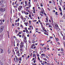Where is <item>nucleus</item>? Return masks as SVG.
Here are the masks:
<instances>
[{"instance_id": "b1692460", "label": "nucleus", "mask_w": 65, "mask_h": 65, "mask_svg": "<svg viewBox=\"0 0 65 65\" xmlns=\"http://www.w3.org/2000/svg\"><path fill=\"white\" fill-rule=\"evenodd\" d=\"M61 52H63V51H64V49H63V48H61Z\"/></svg>"}, {"instance_id": "a878e982", "label": "nucleus", "mask_w": 65, "mask_h": 65, "mask_svg": "<svg viewBox=\"0 0 65 65\" xmlns=\"http://www.w3.org/2000/svg\"><path fill=\"white\" fill-rule=\"evenodd\" d=\"M46 26H48V25H49V23H46Z\"/></svg>"}, {"instance_id": "ddd939ff", "label": "nucleus", "mask_w": 65, "mask_h": 65, "mask_svg": "<svg viewBox=\"0 0 65 65\" xmlns=\"http://www.w3.org/2000/svg\"><path fill=\"white\" fill-rule=\"evenodd\" d=\"M15 58H16V62H18V58L16 56Z\"/></svg>"}, {"instance_id": "6ab92c4d", "label": "nucleus", "mask_w": 65, "mask_h": 65, "mask_svg": "<svg viewBox=\"0 0 65 65\" xmlns=\"http://www.w3.org/2000/svg\"><path fill=\"white\" fill-rule=\"evenodd\" d=\"M20 18L21 19V20H24V19L23 18V17L22 16H21V17H20Z\"/></svg>"}, {"instance_id": "20e7f679", "label": "nucleus", "mask_w": 65, "mask_h": 65, "mask_svg": "<svg viewBox=\"0 0 65 65\" xmlns=\"http://www.w3.org/2000/svg\"><path fill=\"white\" fill-rule=\"evenodd\" d=\"M4 29V27L3 26H2L1 28H0V33H1L3 30Z\"/></svg>"}, {"instance_id": "7c9ffc66", "label": "nucleus", "mask_w": 65, "mask_h": 65, "mask_svg": "<svg viewBox=\"0 0 65 65\" xmlns=\"http://www.w3.org/2000/svg\"><path fill=\"white\" fill-rule=\"evenodd\" d=\"M17 56L18 57H20V54L19 53V54H18Z\"/></svg>"}, {"instance_id": "cd10ccee", "label": "nucleus", "mask_w": 65, "mask_h": 65, "mask_svg": "<svg viewBox=\"0 0 65 65\" xmlns=\"http://www.w3.org/2000/svg\"><path fill=\"white\" fill-rule=\"evenodd\" d=\"M59 9L61 11H62V10H61V7H60L59 8Z\"/></svg>"}, {"instance_id": "e2e57ef3", "label": "nucleus", "mask_w": 65, "mask_h": 65, "mask_svg": "<svg viewBox=\"0 0 65 65\" xmlns=\"http://www.w3.org/2000/svg\"><path fill=\"white\" fill-rule=\"evenodd\" d=\"M19 34H21V32H20L19 31Z\"/></svg>"}, {"instance_id": "dca6fc26", "label": "nucleus", "mask_w": 65, "mask_h": 65, "mask_svg": "<svg viewBox=\"0 0 65 65\" xmlns=\"http://www.w3.org/2000/svg\"><path fill=\"white\" fill-rule=\"evenodd\" d=\"M3 24L2 22V20H0V25H2Z\"/></svg>"}, {"instance_id": "f257e3e1", "label": "nucleus", "mask_w": 65, "mask_h": 65, "mask_svg": "<svg viewBox=\"0 0 65 65\" xmlns=\"http://www.w3.org/2000/svg\"><path fill=\"white\" fill-rule=\"evenodd\" d=\"M6 8H0V12L3 13L5 11Z\"/></svg>"}, {"instance_id": "58836bf2", "label": "nucleus", "mask_w": 65, "mask_h": 65, "mask_svg": "<svg viewBox=\"0 0 65 65\" xmlns=\"http://www.w3.org/2000/svg\"><path fill=\"white\" fill-rule=\"evenodd\" d=\"M28 16L29 18H31V15L30 14H29Z\"/></svg>"}, {"instance_id": "09e8293b", "label": "nucleus", "mask_w": 65, "mask_h": 65, "mask_svg": "<svg viewBox=\"0 0 65 65\" xmlns=\"http://www.w3.org/2000/svg\"><path fill=\"white\" fill-rule=\"evenodd\" d=\"M51 21H52L53 20V18H52V17H51Z\"/></svg>"}, {"instance_id": "423d86ee", "label": "nucleus", "mask_w": 65, "mask_h": 65, "mask_svg": "<svg viewBox=\"0 0 65 65\" xmlns=\"http://www.w3.org/2000/svg\"><path fill=\"white\" fill-rule=\"evenodd\" d=\"M3 53V50L1 48H0V53L2 54V53Z\"/></svg>"}, {"instance_id": "c03bdc74", "label": "nucleus", "mask_w": 65, "mask_h": 65, "mask_svg": "<svg viewBox=\"0 0 65 65\" xmlns=\"http://www.w3.org/2000/svg\"><path fill=\"white\" fill-rule=\"evenodd\" d=\"M44 11H42V14H43V12Z\"/></svg>"}, {"instance_id": "de8ad7c7", "label": "nucleus", "mask_w": 65, "mask_h": 65, "mask_svg": "<svg viewBox=\"0 0 65 65\" xmlns=\"http://www.w3.org/2000/svg\"><path fill=\"white\" fill-rule=\"evenodd\" d=\"M23 32H26V30H23Z\"/></svg>"}, {"instance_id": "603ef678", "label": "nucleus", "mask_w": 65, "mask_h": 65, "mask_svg": "<svg viewBox=\"0 0 65 65\" xmlns=\"http://www.w3.org/2000/svg\"><path fill=\"white\" fill-rule=\"evenodd\" d=\"M13 60L14 61H15V58H13Z\"/></svg>"}, {"instance_id": "864d4df0", "label": "nucleus", "mask_w": 65, "mask_h": 65, "mask_svg": "<svg viewBox=\"0 0 65 65\" xmlns=\"http://www.w3.org/2000/svg\"><path fill=\"white\" fill-rule=\"evenodd\" d=\"M19 20H20V19L18 18V19H17V21H18V22H19Z\"/></svg>"}, {"instance_id": "f8f14e48", "label": "nucleus", "mask_w": 65, "mask_h": 65, "mask_svg": "<svg viewBox=\"0 0 65 65\" xmlns=\"http://www.w3.org/2000/svg\"><path fill=\"white\" fill-rule=\"evenodd\" d=\"M28 5H29V7H31V4H30V2H28Z\"/></svg>"}, {"instance_id": "aec40b11", "label": "nucleus", "mask_w": 65, "mask_h": 65, "mask_svg": "<svg viewBox=\"0 0 65 65\" xmlns=\"http://www.w3.org/2000/svg\"><path fill=\"white\" fill-rule=\"evenodd\" d=\"M36 48V46H34L33 47L31 48V49H35V48Z\"/></svg>"}, {"instance_id": "7ed1b4c3", "label": "nucleus", "mask_w": 65, "mask_h": 65, "mask_svg": "<svg viewBox=\"0 0 65 65\" xmlns=\"http://www.w3.org/2000/svg\"><path fill=\"white\" fill-rule=\"evenodd\" d=\"M18 9L19 11H20V10H22V9H23V7L22 6H19L18 8Z\"/></svg>"}, {"instance_id": "9d476101", "label": "nucleus", "mask_w": 65, "mask_h": 65, "mask_svg": "<svg viewBox=\"0 0 65 65\" xmlns=\"http://www.w3.org/2000/svg\"><path fill=\"white\" fill-rule=\"evenodd\" d=\"M35 44H32L31 46V48H33V47L34 46H35Z\"/></svg>"}, {"instance_id": "1a4fd4ad", "label": "nucleus", "mask_w": 65, "mask_h": 65, "mask_svg": "<svg viewBox=\"0 0 65 65\" xmlns=\"http://www.w3.org/2000/svg\"><path fill=\"white\" fill-rule=\"evenodd\" d=\"M3 3V0H0V5L2 4Z\"/></svg>"}, {"instance_id": "3c124183", "label": "nucleus", "mask_w": 65, "mask_h": 65, "mask_svg": "<svg viewBox=\"0 0 65 65\" xmlns=\"http://www.w3.org/2000/svg\"><path fill=\"white\" fill-rule=\"evenodd\" d=\"M23 2H21V5H22L23 4Z\"/></svg>"}, {"instance_id": "39448f33", "label": "nucleus", "mask_w": 65, "mask_h": 65, "mask_svg": "<svg viewBox=\"0 0 65 65\" xmlns=\"http://www.w3.org/2000/svg\"><path fill=\"white\" fill-rule=\"evenodd\" d=\"M24 41L25 43H27V37H24Z\"/></svg>"}, {"instance_id": "473e14b6", "label": "nucleus", "mask_w": 65, "mask_h": 65, "mask_svg": "<svg viewBox=\"0 0 65 65\" xmlns=\"http://www.w3.org/2000/svg\"><path fill=\"white\" fill-rule=\"evenodd\" d=\"M39 14H40V15H41V16H43V14H42V13H40Z\"/></svg>"}, {"instance_id": "69168bd1", "label": "nucleus", "mask_w": 65, "mask_h": 65, "mask_svg": "<svg viewBox=\"0 0 65 65\" xmlns=\"http://www.w3.org/2000/svg\"><path fill=\"white\" fill-rule=\"evenodd\" d=\"M18 5H18V4H16V6H18Z\"/></svg>"}, {"instance_id": "a19ab883", "label": "nucleus", "mask_w": 65, "mask_h": 65, "mask_svg": "<svg viewBox=\"0 0 65 65\" xmlns=\"http://www.w3.org/2000/svg\"><path fill=\"white\" fill-rule=\"evenodd\" d=\"M41 64L42 65H44V63H42V62L41 63Z\"/></svg>"}, {"instance_id": "4be33fe9", "label": "nucleus", "mask_w": 65, "mask_h": 65, "mask_svg": "<svg viewBox=\"0 0 65 65\" xmlns=\"http://www.w3.org/2000/svg\"><path fill=\"white\" fill-rule=\"evenodd\" d=\"M26 32L27 33V34H28V33H29V31H28V30H26Z\"/></svg>"}, {"instance_id": "bf43d9fd", "label": "nucleus", "mask_w": 65, "mask_h": 65, "mask_svg": "<svg viewBox=\"0 0 65 65\" xmlns=\"http://www.w3.org/2000/svg\"><path fill=\"white\" fill-rule=\"evenodd\" d=\"M35 60V58H32V61H33V60Z\"/></svg>"}, {"instance_id": "2eb2a0df", "label": "nucleus", "mask_w": 65, "mask_h": 65, "mask_svg": "<svg viewBox=\"0 0 65 65\" xmlns=\"http://www.w3.org/2000/svg\"><path fill=\"white\" fill-rule=\"evenodd\" d=\"M22 57H19L18 58V60L19 61H22Z\"/></svg>"}, {"instance_id": "5fc2aeb1", "label": "nucleus", "mask_w": 65, "mask_h": 65, "mask_svg": "<svg viewBox=\"0 0 65 65\" xmlns=\"http://www.w3.org/2000/svg\"><path fill=\"white\" fill-rule=\"evenodd\" d=\"M48 9V10H49V11H50V10H51V9L49 8H47Z\"/></svg>"}, {"instance_id": "c9c22d12", "label": "nucleus", "mask_w": 65, "mask_h": 65, "mask_svg": "<svg viewBox=\"0 0 65 65\" xmlns=\"http://www.w3.org/2000/svg\"><path fill=\"white\" fill-rule=\"evenodd\" d=\"M59 2L60 4V5H61L62 3H61V1H59Z\"/></svg>"}, {"instance_id": "412c9836", "label": "nucleus", "mask_w": 65, "mask_h": 65, "mask_svg": "<svg viewBox=\"0 0 65 65\" xmlns=\"http://www.w3.org/2000/svg\"><path fill=\"white\" fill-rule=\"evenodd\" d=\"M46 20V21H45L46 22H48V19H47V18H46L45 19Z\"/></svg>"}, {"instance_id": "338daca9", "label": "nucleus", "mask_w": 65, "mask_h": 65, "mask_svg": "<svg viewBox=\"0 0 65 65\" xmlns=\"http://www.w3.org/2000/svg\"><path fill=\"white\" fill-rule=\"evenodd\" d=\"M33 13H36L35 11H33Z\"/></svg>"}, {"instance_id": "bb28decb", "label": "nucleus", "mask_w": 65, "mask_h": 65, "mask_svg": "<svg viewBox=\"0 0 65 65\" xmlns=\"http://www.w3.org/2000/svg\"><path fill=\"white\" fill-rule=\"evenodd\" d=\"M14 48L15 49H17V50H19V49L18 48V47H15Z\"/></svg>"}, {"instance_id": "4c0bfd02", "label": "nucleus", "mask_w": 65, "mask_h": 65, "mask_svg": "<svg viewBox=\"0 0 65 65\" xmlns=\"http://www.w3.org/2000/svg\"><path fill=\"white\" fill-rule=\"evenodd\" d=\"M37 56L38 57H39V54H37Z\"/></svg>"}, {"instance_id": "393cba45", "label": "nucleus", "mask_w": 65, "mask_h": 65, "mask_svg": "<svg viewBox=\"0 0 65 65\" xmlns=\"http://www.w3.org/2000/svg\"><path fill=\"white\" fill-rule=\"evenodd\" d=\"M55 26L54 27V29H56L57 28V25H55Z\"/></svg>"}, {"instance_id": "0eeeda50", "label": "nucleus", "mask_w": 65, "mask_h": 65, "mask_svg": "<svg viewBox=\"0 0 65 65\" xmlns=\"http://www.w3.org/2000/svg\"><path fill=\"white\" fill-rule=\"evenodd\" d=\"M15 51L16 52L17 54H20V53H19V51H18V50H15Z\"/></svg>"}, {"instance_id": "a18cd8bd", "label": "nucleus", "mask_w": 65, "mask_h": 65, "mask_svg": "<svg viewBox=\"0 0 65 65\" xmlns=\"http://www.w3.org/2000/svg\"><path fill=\"white\" fill-rule=\"evenodd\" d=\"M35 54H33V57H35Z\"/></svg>"}, {"instance_id": "4468645a", "label": "nucleus", "mask_w": 65, "mask_h": 65, "mask_svg": "<svg viewBox=\"0 0 65 65\" xmlns=\"http://www.w3.org/2000/svg\"><path fill=\"white\" fill-rule=\"evenodd\" d=\"M55 39L56 40V41H58L59 40V39L57 38H55Z\"/></svg>"}, {"instance_id": "f3484780", "label": "nucleus", "mask_w": 65, "mask_h": 65, "mask_svg": "<svg viewBox=\"0 0 65 65\" xmlns=\"http://www.w3.org/2000/svg\"><path fill=\"white\" fill-rule=\"evenodd\" d=\"M43 60H44V61H46L47 60V59L45 58H43Z\"/></svg>"}, {"instance_id": "e433bc0d", "label": "nucleus", "mask_w": 65, "mask_h": 65, "mask_svg": "<svg viewBox=\"0 0 65 65\" xmlns=\"http://www.w3.org/2000/svg\"><path fill=\"white\" fill-rule=\"evenodd\" d=\"M49 28H52V26H51V25H49Z\"/></svg>"}, {"instance_id": "0e129e2a", "label": "nucleus", "mask_w": 65, "mask_h": 65, "mask_svg": "<svg viewBox=\"0 0 65 65\" xmlns=\"http://www.w3.org/2000/svg\"><path fill=\"white\" fill-rule=\"evenodd\" d=\"M21 27L22 28H23V26L22 25H21Z\"/></svg>"}, {"instance_id": "774afa93", "label": "nucleus", "mask_w": 65, "mask_h": 65, "mask_svg": "<svg viewBox=\"0 0 65 65\" xmlns=\"http://www.w3.org/2000/svg\"><path fill=\"white\" fill-rule=\"evenodd\" d=\"M60 14H61V16H62V12H61L60 13Z\"/></svg>"}, {"instance_id": "72a5a7b5", "label": "nucleus", "mask_w": 65, "mask_h": 65, "mask_svg": "<svg viewBox=\"0 0 65 65\" xmlns=\"http://www.w3.org/2000/svg\"><path fill=\"white\" fill-rule=\"evenodd\" d=\"M38 60H39V61H40V58H39V57H38Z\"/></svg>"}, {"instance_id": "6e6d98bb", "label": "nucleus", "mask_w": 65, "mask_h": 65, "mask_svg": "<svg viewBox=\"0 0 65 65\" xmlns=\"http://www.w3.org/2000/svg\"><path fill=\"white\" fill-rule=\"evenodd\" d=\"M26 8H27V9H29V7H26Z\"/></svg>"}, {"instance_id": "ea45409f", "label": "nucleus", "mask_w": 65, "mask_h": 65, "mask_svg": "<svg viewBox=\"0 0 65 65\" xmlns=\"http://www.w3.org/2000/svg\"><path fill=\"white\" fill-rule=\"evenodd\" d=\"M46 58H47V59H48L49 58V57L47 56V55H46Z\"/></svg>"}, {"instance_id": "6e6552de", "label": "nucleus", "mask_w": 65, "mask_h": 65, "mask_svg": "<svg viewBox=\"0 0 65 65\" xmlns=\"http://www.w3.org/2000/svg\"><path fill=\"white\" fill-rule=\"evenodd\" d=\"M23 48H20V52H23Z\"/></svg>"}, {"instance_id": "a211bd4d", "label": "nucleus", "mask_w": 65, "mask_h": 65, "mask_svg": "<svg viewBox=\"0 0 65 65\" xmlns=\"http://www.w3.org/2000/svg\"><path fill=\"white\" fill-rule=\"evenodd\" d=\"M45 54H41V56H43L44 57H45Z\"/></svg>"}, {"instance_id": "8fccbe9b", "label": "nucleus", "mask_w": 65, "mask_h": 65, "mask_svg": "<svg viewBox=\"0 0 65 65\" xmlns=\"http://www.w3.org/2000/svg\"><path fill=\"white\" fill-rule=\"evenodd\" d=\"M27 27H25V30H27Z\"/></svg>"}, {"instance_id": "c756f323", "label": "nucleus", "mask_w": 65, "mask_h": 65, "mask_svg": "<svg viewBox=\"0 0 65 65\" xmlns=\"http://www.w3.org/2000/svg\"><path fill=\"white\" fill-rule=\"evenodd\" d=\"M24 24L26 26H27V23H26V22L24 23Z\"/></svg>"}, {"instance_id": "c85d7f7f", "label": "nucleus", "mask_w": 65, "mask_h": 65, "mask_svg": "<svg viewBox=\"0 0 65 65\" xmlns=\"http://www.w3.org/2000/svg\"><path fill=\"white\" fill-rule=\"evenodd\" d=\"M33 36L34 38H35V37L36 36V35L35 34H34L33 35Z\"/></svg>"}, {"instance_id": "37998d69", "label": "nucleus", "mask_w": 65, "mask_h": 65, "mask_svg": "<svg viewBox=\"0 0 65 65\" xmlns=\"http://www.w3.org/2000/svg\"><path fill=\"white\" fill-rule=\"evenodd\" d=\"M13 7H14V8H17L18 7H17V6H13Z\"/></svg>"}, {"instance_id": "f704fd0d", "label": "nucleus", "mask_w": 65, "mask_h": 65, "mask_svg": "<svg viewBox=\"0 0 65 65\" xmlns=\"http://www.w3.org/2000/svg\"><path fill=\"white\" fill-rule=\"evenodd\" d=\"M8 53H10V51L9 50H8Z\"/></svg>"}, {"instance_id": "5701e85b", "label": "nucleus", "mask_w": 65, "mask_h": 65, "mask_svg": "<svg viewBox=\"0 0 65 65\" xmlns=\"http://www.w3.org/2000/svg\"><path fill=\"white\" fill-rule=\"evenodd\" d=\"M43 63H44V64H46L47 63V62H46V61H43Z\"/></svg>"}, {"instance_id": "79ce46f5", "label": "nucleus", "mask_w": 65, "mask_h": 65, "mask_svg": "<svg viewBox=\"0 0 65 65\" xmlns=\"http://www.w3.org/2000/svg\"><path fill=\"white\" fill-rule=\"evenodd\" d=\"M18 15H19V16L20 17V16H21V14L20 13H19L18 14Z\"/></svg>"}, {"instance_id": "13d9d810", "label": "nucleus", "mask_w": 65, "mask_h": 65, "mask_svg": "<svg viewBox=\"0 0 65 65\" xmlns=\"http://www.w3.org/2000/svg\"><path fill=\"white\" fill-rule=\"evenodd\" d=\"M32 53H31L30 54V57H32Z\"/></svg>"}, {"instance_id": "49530a36", "label": "nucleus", "mask_w": 65, "mask_h": 65, "mask_svg": "<svg viewBox=\"0 0 65 65\" xmlns=\"http://www.w3.org/2000/svg\"><path fill=\"white\" fill-rule=\"evenodd\" d=\"M19 23H17V26L18 27H19Z\"/></svg>"}, {"instance_id": "052dcab7", "label": "nucleus", "mask_w": 65, "mask_h": 65, "mask_svg": "<svg viewBox=\"0 0 65 65\" xmlns=\"http://www.w3.org/2000/svg\"><path fill=\"white\" fill-rule=\"evenodd\" d=\"M60 48H58L57 50L58 51H60Z\"/></svg>"}, {"instance_id": "9b49d317", "label": "nucleus", "mask_w": 65, "mask_h": 65, "mask_svg": "<svg viewBox=\"0 0 65 65\" xmlns=\"http://www.w3.org/2000/svg\"><path fill=\"white\" fill-rule=\"evenodd\" d=\"M25 5H24L25 6H26L27 5V1H26L25 2Z\"/></svg>"}, {"instance_id": "f03ea898", "label": "nucleus", "mask_w": 65, "mask_h": 65, "mask_svg": "<svg viewBox=\"0 0 65 65\" xmlns=\"http://www.w3.org/2000/svg\"><path fill=\"white\" fill-rule=\"evenodd\" d=\"M24 43L22 42L21 43L20 45V48H23V47L24 46Z\"/></svg>"}, {"instance_id": "4d7b16f0", "label": "nucleus", "mask_w": 65, "mask_h": 65, "mask_svg": "<svg viewBox=\"0 0 65 65\" xmlns=\"http://www.w3.org/2000/svg\"><path fill=\"white\" fill-rule=\"evenodd\" d=\"M19 37L20 38V37H22V35H19Z\"/></svg>"}, {"instance_id": "2f4dec72", "label": "nucleus", "mask_w": 65, "mask_h": 65, "mask_svg": "<svg viewBox=\"0 0 65 65\" xmlns=\"http://www.w3.org/2000/svg\"><path fill=\"white\" fill-rule=\"evenodd\" d=\"M18 30H15V33H17V32H18Z\"/></svg>"}, {"instance_id": "680f3d73", "label": "nucleus", "mask_w": 65, "mask_h": 65, "mask_svg": "<svg viewBox=\"0 0 65 65\" xmlns=\"http://www.w3.org/2000/svg\"><path fill=\"white\" fill-rule=\"evenodd\" d=\"M29 33H30V34L32 33V31L30 30V32H29Z\"/></svg>"}]
</instances>
